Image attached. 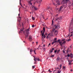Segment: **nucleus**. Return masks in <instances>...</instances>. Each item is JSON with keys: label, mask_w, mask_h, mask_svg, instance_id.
Instances as JSON below:
<instances>
[{"label": "nucleus", "mask_w": 73, "mask_h": 73, "mask_svg": "<svg viewBox=\"0 0 73 73\" xmlns=\"http://www.w3.org/2000/svg\"><path fill=\"white\" fill-rule=\"evenodd\" d=\"M60 50H58L57 52V53L58 54V53H59V52H60Z\"/></svg>", "instance_id": "2f4dec72"}, {"label": "nucleus", "mask_w": 73, "mask_h": 73, "mask_svg": "<svg viewBox=\"0 0 73 73\" xmlns=\"http://www.w3.org/2000/svg\"><path fill=\"white\" fill-rule=\"evenodd\" d=\"M57 61H59L60 60V58L59 57H58L56 59Z\"/></svg>", "instance_id": "6ab92c4d"}, {"label": "nucleus", "mask_w": 73, "mask_h": 73, "mask_svg": "<svg viewBox=\"0 0 73 73\" xmlns=\"http://www.w3.org/2000/svg\"><path fill=\"white\" fill-rule=\"evenodd\" d=\"M56 40H57V38H55L54 39V41H56Z\"/></svg>", "instance_id": "f704fd0d"}, {"label": "nucleus", "mask_w": 73, "mask_h": 73, "mask_svg": "<svg viewBox=\"0 0 73 73\" xmlns=\"http://www.w3.org/2000/svg\"><path fill=\"white\" fill-rule=\"evenodd\" d=\"M53 21L52 20V24H53Z\"/></svg>", "instance_id": "49530a36"}, {"label": "nucleus", "mask_w": 73, "mask_h": 73, "mask_svg": "<svg viewBox=\"0 0 73 73\" xmlns=\"http://www.w3.org/2000/svg\"><path fill=\"white\" fill-rule=\"evenodd\" d=\"M46 37V36H45V35L44 36H43V38H45Z\"/></svg>", "instance_id": "473e14b6"}, {"label": "nucleus", "mask_w": 73, "mask_h": 73, "mask_svg": "<svg viewBox=\"0 0 73 73\" xmlns=\"http://www.w3.org/2000/svg\"><path fill=\"white\" fill-rule=\"evenodd\" d=\"M24 25L23 24V23L22 24V26H23V25Z\"/></svg>", "instance_id": "0e129e2a"}, {"label": "nucleus", "mask_w": 73, "mask_h": 73, "mask_svg": "<svg viewBox=\"0 0 73 73\" xmlns=\"http://www.w3.org/2000/svg\"><path fill=\"white\" fill-rule=\"evenodd\" d=\"M36 60L35 62H34V64H36Z\"/></svg>", "instance_id": "de8ad7c7"}, {"label": "nucleus", "mask_w": 73, "mask_h": 73, "mask_svg": "<svg viewBox=\"0 0 73 73\" xmlns=\"http://www.w3.org/2000/svg\"><path fill=\"white\" fill-rule=\"evenodd\" d=\"M21 8V7H20L19 8V11H20V8Z\"/></svg>", "instance_id": "e2e57ef3"}, {"label": "nucleus", "mask_w": 73, "mask_h": 73, "mask_svg": "<svg viewBox=\"0 0 73 73\" xmlns=\"http://www.w3.org/2000/svg\"><path fill=\"white\" fill-rule=\"evenodd\" d=\"M68 61L69 62V63H68L69 65H70V64H71V62H72V61H69V60H68Z\"/></svg>", "instance_id": "f3484780"}, {"label": "nucleus", "mask_w": 73, "mask_h": 73, "mask_svg": "<svg viewBox=\"0 0 73 73\" xmlns=\"http://www.w3.org/2000/svg\"><path fill=\"white\" fill-rule=\"evenodd\" d=\"M48 45H50V43H49V44H48Z\"/></svg>", "instance_id": "864d4df0"}, {"label": "nucleus", "mask_w": 73, "mask_h": 73, "mask_svg": "<svg viewBox=\"0 0 73 73\" xmlns=\"http://www.w3.org/2000/svg\"><path fill=\"white\" fill-rule=\"evenodd\" d=\"M68 36H70V37H71V36H72V34H71V35H70V34H69L68 35Z\"/></svg>", "instance_id": "cd10ccee"}, {"label": "nucleus", "mask_w": 73, "mask_h": 73, "mask_svg": "<svg viewBox=\"0 0 73 73\" xmlns=\"http://www.w3.org/2000/svg\"><path fill=\"white\" fill-rule=\"evenodd\" d=\"M58 16V14H57L56 15V16Z\"/></svg>", "instance_id": "680f3d73"}, {"label": "nucleus", "mask_w": 73, "mask_h": 73, "mask_svg": "<svg viewBox=\"0 0 73 73\" xmlns=\"http://www.w3.org/2000/svg\"><path fill=\"white\" fill-rule=\"evenodd\" d=\"M62 8H63V7H62V6H61L60 7V9L58 10V11H61V10L62 9Z\"/></svg>", "instance_id": "4468645a"}, {"label": "nucleus", "mask_w": 73, "mask_h": 73, "mask_svg": "<svg viewBox=\"0 0 73 73\" xmlns=\"http://www.w3.org/2000/svg\"><path fill=\"white\" fill-rule=\"evenodd\" d=\"M68 49L67 50V52H69V51H68Z\"/></svg>", "instance_id": "4d7b16f0"}, {"label": "nucleus", "mask_w": 73, "mask_h": 73, "mask_svg": "<svg viewBox=\"0 0 73 73\" xmlns=\"http://www.w3.org/2000/svg\"><path fill=\"white\" fill-rule=\"evenodd\" d=\"M61 41V40L60 39L58 40V42L59 44H60V46H62V45H63V44H65L66 42V41H64L62 43V41Z\"/></svg>", "instance_id": "20e7f679"}, {"label": "nucleus", "mask_w": 73, "mask_h": 73, "mask_svg": "<svg viewBox=\"0 0 73 73\" xmlns=\"http://www.w3.org/2000/svg\"><path fill=\"white\" fill-rule=\"evenodd\" d=\"M32 68H33V69H34V68H35V66H32Z\"/></svg>", "instance_id": "c9c22d12"}, {"label": "nucleus", "mask_w": 73, "mask_h": 73, "mask_svg": "<svg viewBox=\"0 0 73 73\" xmlns=\"http://www.w3.org/2000/svg\"><path fill=\"white\" fill-rule=\"evenodd\" d=\"M63 52L64 53H65V51L64 50H63Z\"/></svg>", "instance_id": "a18cd8bd"}, {"label": "nucleus", "mask_w": 73, "mask_h": 73, "mask_svg": "<svg viewBox=\"0 0 73 73\" xmlns=\"http://www.w3.org/2000/svg\"><path fill=\"white\" fill-rule=\"evenodd\" d=\"M55 69H59V68L58 67L55 68Z\"/></svg>", "instance_id": "09e8293b"}, {"label": "nucleus", "mask_w": 73, "mask_h": 73, "mask_svg": "<svg viewBox=\"0 0 73 73\" xmlns=\"http://www.w3.org/2000/svg\"><path fill=\"white\" fill-rule=\"evenodd\" d=\"M71 58H73V55L72 54H71Z\"/></svg>", "instance_id": "393cba45"}, {"label": "nucleus", "mask_w": 73, "mask_h": 73, "mask_svg": "<svg viewBox=\"0 0 73 73\" xmlns=\"http://www.w3.org/2000/svg\"><path fill=\"white\" fill-rule=\"evenodd\" d=\"M59 28H60V24H56L53 26L52 31L53 32H54V34L56 36H57V34L56 33L57 32V30H56L55 31V29H59Z\"/></svg>", "instance_id": "f257e3e1"}, {"label": "nucleus", "mask_w": 73, "mask_h": 73, "mask_svg": "<svg viewBox=\"0 0 73 73\" xmlns=\"http://www.w3.org/2000/svg\"><path fill=\"white\" fill-rule=\"evenodd\" d=\"M33 57H34V58H35V57L34 56H33Z\"/></svg>", "instance_id": "774afa93"}, {"label": "nucleus", "mask_w": 73, "mask_h": 73, "mask_svg": "<svg viewBox=\"0 0 73 73\" xmlns=\"http://www.w3.org/2000/svg\"><path fill=\"white\" fill-rule=\"evenodd\" d=\"M50 73H52V72L51 71H50Z\"/></svg>", "instance_id": "338daca9"}, {"label": "nucleus", "mask_w": 73, "mask_h": 73, "mask_svg": "<svg viewBox=\"0 0 73 73\" xmlns=\"http://www.w3.org/2000/svg\"><path fill=\"white\" fill-rule=\"evenodd\" d=\"M71 31H72L73 32V29H71Z\"/></svg>", "instance_id": "603ef678"}, {"label": "nucleus", "mask_w": 73, "mask_h": 73, "mask_svg": "<svg viewBox=\"0 0 73 73\" xmlns=\"http://www.w3.org/2000/svg\"><path fill=\"white\" fill-rule=\"evenodd\" d=\"M70 56V55H69V54H68L67 55V57H69Z\"/></svg>", "instance_id": "e433bc0d"}, {"label": "nucleus", "mask_w": 73, "mask_h": 73, "mask_svg": "<svg viewBox=\"0 0 73 73\" xmlns=\"http://www.w3.org/2000/svg\"><path fill=\"white\" fill-rule=\"evenodd\" d=\"M20 5H21V7H22L23 8H24V7H23V5H21V3L20 4Z\"/></svg>", "instance_id": "79ce46f5"}, {"label": "nucleus", "mask_w": 73, "mask_h": 73, "mask_svg": "<svg viewBox=\"0 0 73 73\" xmlns=\"http://www.w3.org/2000/svg\"><path fill=\"white\" fill-rule=\"evenodd\" d=\"M56 70H54L53 73H56L57 72H55V71H56Z\"/></svg>", "instance_id": "c756f323"}, {"label": "nucleus", "mask_w": 73, "mask_h": 73, "mask_svg": "<svg viewBox=\"0 0 73 73\" xmlns=\"http://www.w3.org/2000/svg\"><path fill=\"white\" fill-rule=\"evenodd\" d=\"M61 68L60 67V68L59 69V70H61Z\"/></svg>", "instance_id": "13d9d810"}, {"label": "nucleus", "mask_w": 73, "mask_h": 73, "mask_svg": "<svg viewBox=\"0 0 73 73\" xmlns=\"http://www.w3.org/2000/svg\"><path fill=\"white\" fill-rule=\"evenodd\" d=\"M20 14H18V16H19V19L18 20V21H19V22H20V21H21V17H20Z\"/></svg>", "instance_id": "ddd939ff"}, {"label": "nucleus", "mask_w": 73, "mask_h": 73, "mask_svg": "<svg viewBox=\"0 0 73 73\" xmlns=\"http://www.w3.org/2000/svg\"><path fill=\"white\" fill-rule=\"evenodd\" d=\"M43 32H45V27H44L43 28Z\"/></svg>", "instance_id": "a211bd4d"}, {"label": "nucleus", "mask_w": 73, "mask_h": 73, "mask_svg": "<svg viewBox=\"0 0 73 73\" xmlns=\"http://www.w3.org/2000/svg\"><path fill=\"white\" fill-rule=\"evenodd\" d=\"M54 55H52V56H50L51 57H54Z\"/></svg>", "instance_id": "412c9836"}, {"label": "nucleus", "mask_w": 73, "mask_h": 73, "mask_svg": "<svg viewBox=\"0 0 73 73\" xmlns=\"http://www.w3.org/2000/svg\"><path fill=\"white\" fill-rule=\"evenodd\" d=\"M34 51H35H35H36V50H34Z\"/></svg>", "instance_id": "bf43d9fd"}, {"label": "nucleus", "mask_w": 73, "mask_h": 73, "mask_svg": "<svg viewBox=\"0 0 73 73\" xmlns=\"http://www.w3.org/2000/svg\"><path fill=\"white\" fill-rule=\"evenodd\" d=\"M30 52H33V50H32V48L30 49Z\"/></svg>", "instance_id": "4be33fe9"}, {"label": "nucleus", "mask_w": 73, "mask_h": 73, "mask_svg": "<svg viewBox=\"0 0 73 73\" xmlns=\"http://www.w3.org/2000/svg\"><path fill=\"white\" fill-rule=\"evenodd\" d=\"M34 60L35 61H36V60H37L38 61H41V60H40V59L39 58H37V57L35 58Z\"/></svg>", "instance_id": "423d86ee"}, {"label": "nucleus", "mask_w": 73, "mask_h": 73, "mask_svg": "<svg viewBox=\"0 0 73 73\" xmlns=\"http://www.w3.org/2000/svg\"><path fill=\"white\" fill-rule=\"evenodd\" d=\"M70 71H71V72H72V69L71 70H70Z\"/></svg>", "instance_id": "69168bd1"}, {"label": "nucleus", "mask_w": 73, "mask_h": 73, "mask_svg": "<svg viewBox=\"0 0 73 73\" xmlns=\"http://www.w3.org/2000/svg\"><path fill=\"white\" fill-rule=\"evenodd\" d=\"M55 1L56 3L52 2V3L54 5H60V0H55Z\"/></svg>", "instance_id": "f03ea898"}, {"label": "nucleus", "mask_w": 73, "mask_h": 73, "mask_svg": "<svg viewBox=\"0 0 73 73\" xmlns=\"http://www.w3.org/2000/svg\"><path fill=\"white\" fill-rule=\"evenodd\" d=\"M73 18H72V19L71 20V23H73Z\"/></svg>", "instance_id": "ea45409f"}, {"label": "nucleus", "mask_w": 73, "mask_h": 73, "mask_svg": "<svg viewBox=\"0 0 73 73\" xmlns=\"http://www.w3.org/2000/svg\"><path fill=\"white\" fill-rule=\"evenodd\" d=\"M54 43H55V42H58V41H54Z\"/></svg>", "instance_id": "aec40b11"}, {"label": "nucleus", "mask_w": 73, "mask_h": 73, "mask_svg": "<svg viewBox=\"0 0 73 73\" xmlns=\"http://www.w3.org/2000/svg\"><path fill=\"white\" fill-rule=\"evenodd\" d=\"M32 8L33 9V8H34L35 11H37V8L36 7H35V6H33V5H32Z\"/></svg>", "instance_id": "0eeeda50"}, {"label": "nucleus", "mask_w": 73, "mask_h": 73, "mask_svg": "<svg viewBox=\"0 0 73 73\" xmlns=\"http://www.w3.org/2000/svg\"><path fill=\"white\" fill-rule=\"evenodd\" d=\"M57 50H55L54 53H56V52H57Z\"/></svg>", "instance_id": "4c0bfd02"}, {"label": "nucleus", "mask_w": 73, "mask_h": 73, "mask_svg": "<svg viewBox=\"0 0 73 73\" xmlns=\"http://www.w3.org/2000/svg\"><path fill=\"white\" fill-rule=\"evenodd\" d=\"M43 46H44V47L45 46V45L44 44V45H43Z\"/></svg>", "instance_id": "3c124183"}, {"label": "nucleus", "mask_w": 73, "mask_h": 73, "mask_svg": "<svg viewBox=\"0 0 73 73\" xmlns=\"http://www.w3.org/2000/svg\"><path fill=\"white\" fill-rule=\"evenodd\" d=\"M63 69H64V70H65V66H63Z\"/></svg>", "instance_id": "bb28decb"}, {"label": "nucleus", "mask_w": 73, "mask_h": 73, "mask_svg": "<svg viewBox=\"0 0 73 73\" xmlns=\"http://www.w3.org/2000/svg\"><path fill=\"white\" fill-rule=\"evenodd\" d=\"M71 29V28H70V27H69V32H70V31Z\"/></svg>", "instance_id": "a878e982"}, {"label": "nucleus", "mask_w": 73, "mask_h": 73, "mask_svg": "<svg viewBox=\"0 0 73 73\" xmlns=\"http://www.w3.org/2000/svg\"><path fill=\"white\" fill-rule=\"evenodd\" d=\"M53 34L52 33L51 35H50V33H49V34H48V35L47 36L46 38H48V37H49V36H53Z\"/></svg>", "instance_id": "f8f14e48"}, {"label": "nucleus", "mask_w": 73, "mask_h": 73, "mask_svg": "<svg viewBox=\"0 0 73 73\" xmlns=\"http://www.w3.org/2000/svg\"><path fill=\"white\" fill-rule=\"evenodd\" d=\"M62 18V17H60L59 18H57L55 20V21H59L60 19H61Z\"/></svg>", "instance_id": "6e6552de"}, {"label": "nucleus", "mask_w": 73, "mask_h": 73, "mask_svg": "<svg viewBox=\"0 0 73 73\" xmlns=\"http://www.w3.org/2000/svg\"><path fill=\"white\" fill-rule=\"evenodd\" d=\"M44 32L42 31H41V33L42 34V39L43 38V37L44 36Z\"/></svg>", "instance_id": "1a4fd4ad"}, {"label": "nucleus", "mask_w": 73, "mask_h": 73, "mask_svg": "<svg viewBox=\"0 0 73 73\" xmlns=\"http://www.w3.org/2000/svg\"><path fill=\"white\" fill-rule=\"evenodd\" d=\"M25 31L26 32V34H25V38L26 39L28 37V35L29 33V29H28L26 30Z\"/></svg>", "instance_id": "7ed1b4c3"}, {"label": "nucleus", "mask_w": 73, "mask_h": 73, "mask_svg": "<svg viewBox=\"0 0 73 73\" xmlns=\"http://www.w3.org/2000/svg\"><path fill=\"white\" fill-rule=\"evenodd\" d=\"M32 27H33V28H34V27H35V25H32Z\"/></svg>", "instance_id": "7c9ffc66"}, {"label": "nucleus", "mask_w": 73, "mask_h": 73, "mask_svg": "<svg viewBox=\"0 0 73 73\" xmlns=\"http://www.w3.org/2000/svg\"><path fill=\"white\" fill-rule=\"evenodd\" d=\"M43 50H44V51H45V50H46V49H45V48H44L43 49Z\"/></svg>", "instance_id": "a19ab883"}, {"label": "nucleus", "mask_w": 73, "mask_h": 73, "mask_svg": "<svg viewBox=\"0 0 73 73\" xmlns=\"http://www.w3.org/2000/svg\"><path fill=\"white\" fill-rule=\"evenodd\" d=\"M39 47L37 48V49H39Z\"/></svg>", "instance_id": "6e6d98bb"}, {"label": "nucleus", "mask_w": 73, "mask_h": 73, "mask_svg": "<svg viewBox=\"0 0 73 73\" xmlns=\"http://www.w3.org/2000/svg\"><path fill=\"white\" fill-rule=\"evenodd\" d=\"M54 43V42H53L52 43V45H53V44Z\"/></svg>", "instance_id": "c03bdc74"}, {"label": "nucleus", "mask_w": 73, "mask_h": 73, "mask_svg": "<svg viewBox=\"0 0 73 73\" xmlns=\"http://www.w3.org/2000/svg\"><path fill=\"white\" fill-rule=\"evenodd\" d=\"M54 50V48H52V50L50 51V53H52V52H53V51Z\"/></svg>", "instance_id": "2eb2a0df"}, {"label": "nucleus", "mask_w": 73, "mask_h": 73, "mask_svg": "<svg viewBox=\"0 0 73 73\" xmlns=\"http://www.w3.org/2000/svg\"><path fill=\"white\" fill-rule=\"evenodd\" d=\"M36 2L37 3H38V2H39V7H40V6L41 5V1L39 0H37L36 1Z\"/></svg>", "instance_id": "9d476101"}, {"label": "nucleus", "mask_w": 73, "mask_h": 73, "mask_svg": "<svg viewBox=\"0 0 73 73\" xmlns=\"http://www.w3.org/2000/svg\"><path fill=\"white\" fill-rule=\"evenodd\" d=\"M50 69H49V70H48V72H50Z\"/></svg>", "instance_id": "5fc2aeb1"}, {"label": "nucleus", "mask_w": 73, "mask_h": 73, "mask_svg": "<svg viewBox=\"0 0 73 73\" xmlns=\"http://www.w3.org/2000/svg\"><path fill=\"white\" fill-rule=\"evenodd\" d=\"M65 39H62L61 40L62 41H65Z\"/></svg>", "instance_id": "c85d7f7f"}, {"label": "nucleus", "mask_w": 73, "mask_h": 73, "mask_svg": "<svg viewBox=\"0 0 73 73\" xmlns=\"http://www.w3.org/2000/svg\"><path fill=\"white\" fill-rule=\"evenodd\" d=\"M29 41H32V36H30L29 37Z\"/></svg>", "instance_id": "9b49d317"}, {"label": "nucleus", "mask_w": 73, "mask_h": 73, "mask_svg": "<svg viewBox=\"0 0 73 73\" xmlns=\"http://www.w3.org/2000/svg\"><path fill=\"white\" fill-rule=\"evenodd\" d=\"M68 1H69L68 0H63L62 2V4L63 3L64 4H65V3H67Z\"/></svg>", "instance_id": "39448f33"}, {"label": "nucleus", "mask_w": 73, "mask_h": 73, "mask_svg": "<svg viewBox=\"0 0 73 73\" xmlns=\"http://www.w3.org/2000/svg\"><path fill=\"white\" fill-rule=\"evenodd\" d=\"M34 52V53L35 54H36V52L35 51Z\"/></svg>", "instance_id": "37998d69"}, {"label": "nucleus", "mask_w": 73, "mask_h": 73, "mask_svg": "<svg viewBox=\"0 0 73 73\" xmlns=\"http://www.w3.org/2000/svg\"><path fill=\"white\" fill-rule=\"evenodd\" d=\"M60 68H62V64H60Z\"/></svg>", "instance_id": "72a5a7b5"}, {"label": "nucleus", "mask_w": 73, "mask_h": 73, "mask_svg": "<svg viewBox=\"0 0 73 73\" xmlns=\"http://www.w3.org/2000/svg\"><path fill=\"white\" fill-rule=\"evenodd\" d=\"M29 3L30 4H31V5H32V3H31V1H29Z\"/></svg>", "instance_id": "58836bf2"}, {"label": "nucleus", "mask_w": 73, "mask_h": 73, "mask_svg": "<svg viewBox=\"0 0 73 73\" xmlns=\"http://www.w3.org/2000/svg\"><path fill=\"white\" fill-rule=\"evenodd\" d=\"M23 30H24L23 28H22L21 29V31H20L19 33H21V32H22V31H23Z\"/></svg>", "instance_id": "dca6fc26"}, {"label": "nucleus", "mask_w": 73, "mask_h": 73, "mask_svg": "<svg viewBox=\"0 0 73 73\" xmlns=\"http://www.w3.org/2000/svg\"><path fill=\"white\" fill-rule=\"evenodd\" d=\"M36 44L37 45V43H38V42H36Z\"/></svg>", "instance_id": "052dcab7"}, {"label": "nucleus", "mask_w": 73, "mask_h": 73, "mask_svg": "<svg viewBox=\"0 0 73 73\" xmlns=\"http://www.w3.org/2000/svg\"><path fill=\"white\" fill-rule=\"evenodd\" d=\"M50 7H48V9H50Z\"/></svg>", "instance_id": "8fccbe9b"}, {"label": "nucleus", "mask_w": 73, "mask_h": 73, "mask_svg": "<svg viewBox=\"0 0 73 73\" xmlns=\"http://www.w3.org/2000/svg\"><path fill=\"white\" fill-rule=\"evenodd\" d=\"M70 40H71L70 39H69L68 40H66V41H67L69 42V41H70Z\"/></svg>", "instance_id": "5701e85b"}, {"label": "nucleus", "mask_w": 73, "mask_h": 73, "mask_svg": "<svg viewBox=\"0 0 73 73\" xmlns=\"http://www.w3.org/2000/svg\"><path fill=\"white\" fill-rule=\"evenodd\" d=\"M32 20H35V18H34L33 17H32Z\"/></svg>", "instance_id": "b1692460"}]
</instances>
